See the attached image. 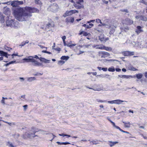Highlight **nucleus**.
<instances>
[{
    "label": "nucleus",
    "instance_id": "nucleus-1",
    "mask_svg": "<svg viewBox=\"0 0 147 147\" xmlns=\"http://www.w3.org/2000/svg\"><path fill=\"white\" fill-rule=\"evenodd\" d=\"M39 11L38 9L34 7H18L15 9L13 12L15 18L19 21L22 22L29 20L32 16L31 13Z\"/></svg>",
    "mask_w": 147,
    "mask_h": 147
},
{
    "label": "nucleus",
    "instance_id": "nucleus-2",
    "mask_svg": "<svg viewBox=\"0 0 147 147\" xmlns=\"http://www.w3.org/2000/svg\"><path fill=\"white\" fill-rule=\"evenodd\" d=\"M104 22L105 23L106 26L109 27L110 30L109 34H113L118 25V22L116 21L112 22L111 20L109 19H106L104 20Z\"/></svg>",
    "mask_w": 147,
    "mask_h": 147
},
{
    "label": "nucleus",
    "instance_id": "nucleus-3",
    "mask_svg": "<svg viewBox=\"0 0 147 147\" xmlns=\"http://www.w3.org/2000/svg\"><path fill=\"white\" fill-rule=\"evenodd\" d=\"M39 131L33 128H32L29 131V133L26 132L23 134V138L24 139H26L27 138H34L35 136H37L35 135V133L38 132Z\"/></svg>",
    "mask_w": 147,
    "mask_h": 147
},
{
    "label": "nucleus",
    "instance_id": "nucleus-4",
    "mask_svg": "<svg viewBox=\"0 0 147 147\" xmlns=\"http://www.w3.org/2000/svg\"><path fill=\"white\" fill-rule=\"evenodd\" d=\"M58 5L56 3H53L50 5L48 8L49 11H51L53 12H56L59 9Z\"/></svg>",
    "mask_w": 147,
    "mask_h": 147
},
{
    "label": "nucleus",
    "instance_id": "nucleus-5",
    "mask_svg": "<svg viewBox=\"0 0 147 147\" xmlns=\"http://www.w3.org/2000/svg\"><path fill=\"white\" fill-rule=\"evenodd\" d=\"M14 20H7L6 21V26L11 27L16 26V24H17L18 22H15Z\"/></svg>",
    "mask_w": 147,
    "mask_h": 147
},
{
    "label": "nucleus",
    "instance_id": "nucleus-6",
    "mask_svg": "<svg viewBox=\"0 0 147 147\" xmlns=\"http://www.w3.org/2000/svg\"><path fill=\"white\" fill-rule=\"evenodd\" d=\"M98 55L99 57L103 58L108 57L110 55L109 53L105 51H99L98 52Z\"/></svg>",
    "mask_w": 147,
    "mask_h": 147
},
{
    "label": "nucleus",
    "instance_id": "nucleus-7",
    "mask_svg": "<svg viewBox=\"0 0 147 147\" xmlns=\"http://www.w3.org/2000/svg\"><path fill=\"white\" fill-rule=\"evenodd\" d=\"M23 4V2L22 1L17 0L11 2V5L13 7H16L18 5H22Z\"/></svg>",
    "mask_w": 147,
    "mask_h": 147
},
{
    "label": "nucleus",
    "instance_id": "nucleus-8",
    "mask_svg": "<svg viewBox=\"0 0 147 147\" xmlns=\"http://www.w3.org/2000/svg\"><path fill=\"white\" fill-rule=\"evenodd\" d=\"M133 23V21L128 18H126L123 21V25H130Z\"/></svg>",
    "mask_w": 147,
    "mask_h": 147
},
{
    "label": "nucleus",
    "instance_id": "nucleus-9",
    "mask_svg": "<svg viewBox=\"0 0 147 147\" xmlns=\"http://www.w3.org/2000/svg\"><path fill=\"white\" fill-rule=\"evenodd\" d=\"M54 23L53 22H51L47 23L45 29L49 30L52 28L54 27Z\"/></svg>",
    "mask_w": 147,
    "mask_h": 147
},
{
    "label": "nucleus",
    "instance_id": "nucleus-10",
    "mask_svg": "<svg viewBox=\"0 0 147 147\" xmlns=\"http://www.w3.org/2000/svg\"><path fill=\"white\" fill-rule=\"evenodd\" d=\"M139 46L141 48L147 49V39H146L144 41L142 42Z\"/></svg>",
    "mask_w": 147,
    "mask_h": 147
},
{
    "label": "nucleus",
    "instance_id": "nucleus-11",
    "mask_svg": "<svg viewBox=\"0 0 147 147\" xmlns=\"http://www.w3.org/2000/svg\"><path fill=\"white\" fill-rule=\"evenodd\" d=\"M32 65L35 66H42V64L38 62L37 61L34 59V61L32 62Z\"/></svg>",
    "mask_w": 147,
    "mask_h": 147
},
{
    "label": "nucleus",
    "instance_id": "nucleus-12",
    "mask_svg": "<svg viewBox=\"0 0 147 147\" xmlns=\"http://www.w3.org/2000/svg\"><path fill=\"white\" fill-rule=\"evenodd\" d=\"M136 19H139L140 20H142L143 21H147V18L144 16L142 15H138L136 16Z\"/></svg>",
    "mask_w": 147,
    "mask_h": 147
},
{
    "label": "nucleus",
    "instance_id": "nucleus-13",
    "mask_svg": "<svg viewBox=\"0 0 147 147\" xmlns=\"http://www.w3.org/2000/svg\"><path fill=\"white\" fill-rule=\"evenodd\" d=\"M123 54L124 56H128L134 55V52L126 51L124 52Z\"/></svg>",
    "mask_w": 147,
    "mask_h": 147
},
{
    "label": "nucleus",
    "instance_id": "nucleus-14",
    "mask_svg": "<svg viewBox=\"0 0 147 147\" xmlns=\"http://www.w3.org/2000/svg\"><path fill=\"white\" fill-rule=\"evenodd\" d=\"M121 28L120 29L122 32H127L129 30V28L127 26H125V25Z\"/></svg>",
    "mask_w": 147,
    "mask_h": 147
},
{
    "label": "nucleus",
    "instance_id": "nucleus-15",
    "mask_svg": "<svg viewBox=\"0 0 147 147\" xmlns=\"http://www.w3.org/2000/svg\"><path fill=\"white\" fill-rule=\"evenodd\" d=\"M137 29L136 30V32L138 34L140 32H143V30L142 28V27L140 26H137Z\"/></svg>",
    "mask_w": 147,
    "mask_h": 147
},
{
    "label": "nucleus",
    "instance_id": "nucleus-16",
    "mask_svg": "<svg viewBox=\"0 0 147 147\" xmlns=\"http://www.w3.org/2000/svg\"><path fill=\"white\" fill-rule=\"evenodd\" d=\"M74 5L76 8L78 9H80L83 7L80 3H79L78 2H77L76 3H75Z\"/></svg>",
    "mask_w": 147,
    "mask_h": 147
},
{
    "label": "nucleus",
    "instance_id": "nucleus-17",
    "mask_svg": "<svg viewBox=\"0 0 147 147\" xmlns=\"http://www.w3.org/2000/svg\"><path fill=\"white\" fill-rule=\"evenodd\" d=\"M39 60L41 61L44 62L45 63H49L50 62V60L45 59V58L40 57L39 58Z\"/></svg>",
    "mask_w": 147,
    "mask_h": 147
},
{
    "label": "nucleus",
    "instance_id": "nucleus-18",
    "mask_svg": "<svg viewBox=\"0 0 147 147\" xmlns=\"http://www.w3.org/2000/svg\"><path fill=\"white\" fill-rule=\"evenodd\" d=\"M127 102V101L125 100H122L119 99L115 100V104L119 105L121 104V102Z\"/></svg>",
    "mask_w": 147,
    "mask_h": 147
},
{
    "label": "nucleus",
    "instance_id": "nucleus-19",
    "mask_svg": "<svg viewBox=\"0 0 147 147\" xmlns=\"http://www.w3.org/2000/svg\"><path fill=\"white\" fill-rule=\"evenodd\" d=\"M4 17L2 14L0 12V22L1 23H4Z\"/></svg>",
    "mask_w": 147,
    "mask_h": 147
},
{
    "label": "nucleus",
    "instance_id": "nucleus-20",
    "mask_svg": "<svg viewBox=\"0 0 147 147\" xmlns=\"http://www.w3.org/2000/svg\"><path fill=\"white\" fill-rule=\"evenodd\" d=\"M3 13L4 14L7 15H9L10 13V9L9 8H7L5 9Z\"/></svg>",
    "mask_w": 147,
    "mask_h": 147
},
{
    "label": "nucleus",
    "instance_id": "nucleus-21",
    "mask_svg": "<svg viewBox=\"0 0 147 147\" xmlns=\"http://www.w3.org/2000/svg\"><path fill=\"white\" fill-rule=\"evenodd\" d=\"M27 81L29 82H31L32 81H34L36 80L35 77H30L27 78Z\"/></svg>",
    "mask_w": 147,
    "mask_h": 147
},
{
    "label": "nucleus",
    "instance_id": "nucleus-22",
    "mask_svg": "<svg viewBox=\"0 0 147 147\" xmlns=\"http://www.w3.org/2000/svg\"><path fill=\"white\" fill-rule=\"evenodd\" d=\"M34 2L36 4L39 5L40 7L42 5V3L40 0H34Z\"/></svg>",
    "mask_w": 147,
    "mask_h": 147
},
{
    "label": "nucleus",
    "instance_id": "nucleus-23",
    "mask_svg": "<svg viewBox=\"0 0 147 147\" xmlns=\"http://www.w3.org/2000/svg\"><path fill=\"white\" fill-rule=\"evenodd\" d=\"M72 15L70 11H66L65 13L63 15V16L64 17H66L71 15Z\"/></svg>",
    "mask_w": 147,
    "mask_h": 147
},
{
    "label": "nucleus",
    "instance_id": "nucleus-24",
    "mask_svg": "<svg viewBox=\"0 0 147 147\" xmlns=\"http://www.w3.org/2000/svg\"><path fill=\"white\" fill-rule=\"evenodd\" d=\"M130 46H132L134 47H138L139 45L138 43H136L134 41L131 42H130Z\"/></svg>",
    "mask_w": 147,
    "mask_h": 147
},
{
    "label": "nucleus",
    "instance_id": "nucleus-25",
    "mask_svg": "<svg viewBox=\"0 0 147 147\" xmlns=\"http://www.w3.org/2000/svg\"><path fill=\"white\" fill-rule=\"evenodd\" d=\"M123 123L124 124V127L127 128H129L130 127L131 124L129 122H126L125 121H123Z\"/></svg>",
    "mask_w": 147,
    "mask_h": 147
},
{
    "label": "nucleus",
    "instance_id": "nucleus-26",
    "mask_svg": "<svg viewBox=\"0 0 147 147\" xmlns=\"http://www.w3.org/2000/svg\"><path fill=\"white\" fill-rule=\"evenodd\" d=\"M103 49L107 51H111L112 50V48L111 47H106L103 45Z\"/></svg>",
    "mask_w": 147,
    "mask_h": 147
},
{
    "label": "nucleus",
    "instance_id": "nucleus-27",
    "mask_svg": "<svg viewBox=\"0 0 147 147\" xmlns=\"http://www.w3.org/2000/svg\"><path fill=\"white\" fill-rule=\"evenodd\" d=\"M23 60H24L26 62H31L32 63V61H33L34 60V59L33 58H24L23 59Z\"/></svg>",
    "mask_w": 147,
    "mask_h": 147
},
{
    "label": "nucleus",
    "instance_id": "nucleus-28",
    "mask_svg": "<svg viewBox=\"0 0 147 147\" xmlns=\"http://www.w3.org/2000/svg\"><path fill=\"white\" fill-rule=\"evenodd\" d=\"M103 45H97L95 46H93V47L95 48L96 49H103Z\"/></svg>",
    "mask_w": 147,
    "mask_h": 147
},
{
    "label": "nucleus",
    "instance_id": "nucleus-29",
    "mask_svg": "<svg viewBox=\"0 0 147 147\" xmlns=\"http://www.w3.org/2000/svg\"><path fill=\"white\" fill-rule=\"evenodd\" d=\"M99 39L101 41H105L104 36L103 34H101L99 36Z\"/></svg>",
    "mask_w": 147,
    "mask_h": 147
},
{
    "label": "nucleus",
    "instance_id": "nucleus-30",
    "mask_svg": "<svg viewBox=\"0 0 147 147\" xmlns=\"http://www.w3.org/2000/svg\"><path fill=\"white\" fill-rule=\"evenodd\" d=\"M109 145L111 147H112L115 144H116L118 143V142L117 141L114 142L109 141Z\"/></svg>",
    "mask_w": 147,
    "mask_h": 147
},
{
    "label": "nucleus",
    "instance_id": "nucleus-31",
    "mask_svg": "<svg viewBox=\"0 0 147 147\" xmlns=\"http://www.w3.org/2000/svg\"><path fill=\"white\" fill-rule=\"evenodd\" d=\"M7 53L3 51H2L0 55L1 56H5V57L7 58L8 56H7Z\"/></svg>",
    "mask_w": 147,
    "mask_h": 147
},
{
    "label": "nucleus",
    "instance_id": "nucleus-32",
    "mask_svg": "<svg viewBox=\"0 0 147 147\" xmlns=\"http://www.w3.org/2000/svg\"><path fill=\"white\" fill-rule=\"evenodd\" d=\"M136 76H132L131 75H125L124 78L126 79H130V78H135Z\"/></svg>",
    "mask_w": 147,
    "mask_h": 147
},
{
    "label": "nucleus",
    "instance_id": "nucleus-33",
    "mask_svg": "<svg viewBox=\"0 0 147 147\" xmlns=\"http://www.w3.org/2000/svg\"><path fill=\"white\" fill-rule=\"evenodd\" d=\"M69 58V57L68 56H63L61 57V59L63 60H67Z\"/></svg>",
    "mask_w": 147,
    "mask_h": 147
},
{
    "label": "nucleus",
    "instance_id": "nucleus-34",
    "mask_svg": "<svg viewBox=\"0 0 147 147\" xmlns=\"http://www.w3.org/2000/svg\"><path fill=\"white\" fill-rule=\"evenodd\" d=\"M76 45V44H71V42H69L67 44L66 46L70 47L71 48V47L72 46H74Z\"/></svg>",
    "mask_w": 147,
    "mask_h": 147
},
{
    "label": "nucleus",
    "instance_id": "nucleus-35",
    "mask_svg": "<svg viewBox=\"0 0 147 147\" xmlns=\"http://www.w3.org/2000/svg\"><path fill=\"white\" fill-rule=\"evenodd\" d=\"M28 42H29V41H28V40H27L25 42H24V41L20 45V46H21V47L23 46H24L26 44V43L27 44Z\"/></svg>",
    "mask_w": 147,
    "mask_h": 147
},
{
    "label": "nucleus",
    "instance_id": "nucleus-36",
    "mask_svg": "<svg viewBox=\"0 0 147 147\" xmlns=\"http://www.w3.org/2000/svg\"><path fill=\"white\" fill-rule=\"evenodd\" d=\"M143 76V75L141 74H136V77L138 79H141Z\"/></svg>",
    "mask_w": 147,
    "mask_h": 147
},
{
    "label": "nucleus",
    "instance_id": "nucleus-37",
    "mask_svg": "<svg viewBox=\"0 0 147 147\" xmlns=\"http://www.w3.org/2000/svg\"><path fill=\"white\" fill-rule=\"evenodd\" d=\"M89 141H90V143H92L93 144H99L98 141V140L96 141H90V140H89Z\"/></svg>",
    "mask_w": 147,
    "mask_h": 147
},
{
    "label": "nucleus",
    "instance_id": "nucleus-38",
    "mask_svg": "<svg viewBox=\"0 0 147 147\" xmlns=\"http://www.w3.org/2000/svg\"><path fill=\"white\" fill-rule=\"evenodd\" d=\"M108 70L109 71L113 72L115 71V69L113 67L109 68Z\"/></svg>",
    "mask_w": 147,
    "mask_h": 147
},
{
    "label": "nucleus",
    "instance_id": "nucleus-39",
    "mask_svg": "<svg viewBox=\"0 0 147 147\" xmlns=\"http://www.w3.org/2000/svg\"><path fill=\"white\" fill-rule=\"evenodd\" d=\"M107 76H109V75H107V74H106V75H105L101 74V75H98L97 76H98L100 78H104L106 77Z\"/></svg>",
    "mask_w": 147,
    "mask_h": 147
},
{
    "label": "nucleus",
    "instance_id": "nucleus-40",
    "mask_svg": "<svg viewBox=\"0 0 147 147\" xmlns=\"http://www.w3.org/2000/svg\"><path fill=\"white\" fill-rule=\"evenodd\" d=\"M59 135L61 136H63V137L64 136H67V138L71 137V136L70 135L64 134H59Z\"/></svg>",
    "mask_w": 147,
    "mask_h": 147
},
{
    "label": "nucleus",
    "instance_id": "nucleus-41",
    "mask_svg": "<svg viewBox=\"0 0 147 147\" xmlns=\"http://www.w3.org/2000/svg\"><path fill=\"white\" fill-rule=\"evenodd\" d=\"M112 124L113 125V126L114 127H115V128H116V129H119H119H120V127H118V126H116L115 125V123L113 122V123H112Z\"/></svg>",
    "mask_w": 147,
    "mask_h": 147
},
{
    "label": "nucleus",
    "instance_id": "nucleus-42",
    "mask_svg": "<svg viewBox=\"0 0 147 147\" xmlns=\"http://www.w3.org/2000/svg\"><path fill=\"white\" fill-rule=\"evenodd\" d=\"M71 18L70 17H68L66 18L65 19V21L66 22L68 23L70 22V20L71 19Z\"/></svg>",
    "mask_w": 147,
    "mask_h": 147
},
{
    "label": "nucleus",
    "instance_id": "nucleus-43",
    "mask_svg": "<svg viewBox=\"0 0 147 147\" xmlns=\"http://www.w3.org/2000/svg\"><path fill=\"white\" fill-rule=\"evenodd\" d=\"M65 62L62 60L59 61L58 62V64L60 65H62Z\"/></svg>",
    "mask_w": 147,
    "mask_h": 147
},
{
    "label": "nucleus",
    "instance_id": "nucleus-44",
    "mask_svg": "<svg viewBox=\"0 0 147 147\" xmlns=\"http://www.w3.org/2000/svg\"><path fill=\"white\" fill-rule=\"evenodd\" d=\"M3 122L4 123L8 124L10 126L11 125V124H12L13 125H15V123H11L5 121H3Z\"/></svg>",
    "mask_w": 147,
    "mask_h": 147
},
{
    "label": "nucleus",
    "instance_id": "nucleus-45",
    "mask_svg": "<svg viewBox=\"0 0 147 147\" xmlns=\"http://www.w3.org/2000/svg\"><path fill=\"white\" fill-rule=\"evenodd\" d=\"M71 11L72 14L74 13H76L78 12V11L76 10H71Z\"/></svg>",
    "mask_w": 147,
    "mask_h": 147
},
{
    "label": "nucleus",
    "instance_id": "nucleus-46",
    "mask_svg": "<svg viewBox=\"0 0 147 147\" xmlns=\"http://www.w3.org/2000/svg\"><path fill=\"white\" fill-rule=\"evenodd\" d=\"M5 49L8 51H10L12 49L11 48H9L7 46H5L4 47Z\"/></svg>",
    "mask_w": 147,
    "mask_h": 147
},
{
    "label": "nucleus",
    "instance_id": "nucleus-47",
    "mask_svg": "<svg viewBox=\"0 0 147 147\" xmlns=\"http://www.w3.org/2000/svg\"><path fill=\"white\" fill-rule=\"evenodd\" d=\"M120 11H121L125 12L126 13H128L129 11L127 9H121Z\"/></svg>",
    "mask_w": 147,
    "mask_h": 147
},
{
    "label": "nucleus",
    "instance_id": "nucleus-48",
    "mask_svg": "<svg viewBox=\"0 0 147 147\" xmlns=\"http://www.w3.org/2000/svg\"><path fill=\"white\" fill-rule=\"evenodd\" d=\"M96 22L97 23H100V24H102L101 20L99 19H96Z\"/></svg>",
    "mask_w": 147,
    "mask_h": 147
},
{
    "label": "nucleus",
    "instance_id": "nucleus-49",
    "mask_svg": "<svg viewBox=\"0 0 147 147\" xmlns=\"http://www.w3.org/2000/svg\"><path fill=\"white\" fill-rule=\"evenodd\" d=\"M8 144L9 145L10 147H14V146L12 144V143L10 142H8Z\"/></svg>",
    "mask_w": 147,
    "mask_h": 147
},
{
    "label": "nucleus",
    "instance_id": "nucleus-50",
    "mask_svg": "<svg viewBox=\"0 0 147 147\" xmlns=\"http://www.w3.org/2000/svg\"><path fill=\"white\" fill-rule=\"evenodd\" d=\"M108 102L110 104H115V100L111 101H108Z\"/></svg>",
    "mask_w": 147,
    "mask_h": 147
},
{
    "label": "nucleus",
    "instance_id": "nucleus-51",
    "mask_svg": "<svg viewBox=\"0 0 147 147\" xmlns=\"http://www.w3.org/2000/svg\"><path fill=\"white\" fill-rule=\"evenodd\" d=\"M119 130L120 131H121L122 132H123V133H127V134H129V133L127 131H123V130L122 129L120 128L119 129Z\"/></svg>",
    "mask_w": 147,
    "mask_h": 147
},
{
    "label": "nucleus",
    "instance_id": "nucleus-52",
    "mask_svg": "<svg viewBox=\"0 0 147 147\" xmlns=\"http://www.w3.org/2000/svg\"><path fill=\"white\" fill-rule=\"evenodd\" d=\"M98 102H106L107 101L106 100H100L98 99L96 100Z\"/></svg>",
    "mask_w": 147,
    "mask_h": 147
},
{
    "label": "nucleus",
    "instance_id": "nucleus-53",
    "mask_svg": "<svg viewBox=\"0 0 147 147\" xmlns=\"http://www.w3.org/2000/svg\"><path fill=\"white\" fill-rule=\"evenodd\" d=\"M5 98L3 97H2V99L1 100V102L2 103H3V105L5 104V101H4Z\"/></svg>",
    "mask_w": 147,
    "mask_h": 147
},
{
    "label": "nucleus",
    "instance_id": "nucleus-54",
    "mask_svg": "<svg viewBox=\"0 0 147 147\" xmlns=\"http://www.w3.org/2000/svg\"><path fill=\"white\" fill-rule=\"evenodd\" d=\"M83 26L86 28H89V27L88 26V25L86 24H84L83 25Z\"/></svg>",
    "mask_w": 147,
    "mask_h": 147
},
{
    "label": "nucleus",
    "instance_id": "nucleus-55",
    "mask_svg": "<svg viewBox=\"0 0 147 147\" xmlns=\"http://www.w3.org/2000/svg\"><path fill=\"white\" fill-rule=\"evenodd\" d=\"M141 3H143L145 5H147V2H145L144 0H142L141 1Z\"/></svg>",
    "mask_w": 147,
    "mask_h": 147
},
{
    "label": "nucleus",
    "instance_id": "nucleus-56",
    "mask_svg": "<svg viewBox=\"0 0 147 147\" xmlns=\"http://www.w3.org/2000/svg\"><path fill=\"white\" fill-rule=\"evenodd\" d=\"M74 21V19L73 17H71L70 22L71 23H73Z\"/></svg>",
    "mask_w": 147,
    "mask_h": 147
},
{
    "label": "nucleus",
    "instance_id": "nucleus-57",
    "mask_svg": "<svg viewBox=\"0 0 147 147\" xmlns=\"http://www.w3.org/2000/svg\"><path fill=\"white\" fill-rule=\"evenodd\" d=\"M102 70H103V71H107V68L103 67L102 68Z\"/></svg>",
    "mask_w": 147,
    "mask_h": 147
},
{
    "label": "nucleus",
    "instance_id": "nucleus-58",
    "mask_svg": "<svg viewBox=\"0 0 147 147\" xmlns=\"http://www.w3.org/2000/svg\"><path fill=\"white\" fill-rule=\"evenodd\" d=\"M16 62V61H11L10 62H9V64H13V63H15Z\"/></svg>",
    "mask_w": 147,
    "mask_h": 147
},
{
    "label": "nucleus",
    "instance_id": "nucleus-59",
    "mask_svg": "<svg viewBox=\"0 0 147 147\" xmlns=\"http://www.w3.org/2000/svg\"><path fill=\"white\" fill-rule=\"evenodd\" d=\"M125 75H118L119 77L120 78H124L125 77Z\"/></svg>",
    "mask_w": 147,
    "mask_h": 147
},
{
    "label": "nucleus",
    "instance_id": "nucleus-60",
    "mask_svg": "<svg viewBox=\"0 0 147 147\" xmlns=\"http://www.w3.org/2000/svg\"><path fill=\"white\" fill-rule=\"evenodd\" d=\"M28 105H25L23 106V107L24 108V110H25L27 108Z\"/></svg>",
    "mask_w": 147,
    "mask_h": 147
},
{
    "label": "nucleus",
    "instance_id": "nucleus-61",
    "mask_svg": "<svg viewBox=\"0 0 147 147\" xmlns=\"http://www.w3.org/2000/svg\"><path fill=\"white\" fill-rule=\"evenodd\" d=\"M93 26V24H89L88 25V26L89 27V28L92 27Z\"/></svg>",
    "mask_w": 147,
    "mask_h": 147
},
{
    "label": "nucleus",
    "instance_id": "nucleus-62",
    "mask_svg": "<svg viewBox=\"0 0 147 147\" xmlns=\"http://www.w3.org/2000/svg\"><path fill=\"white\" fill-rule=\"evenodd\" d=\"M131 70L132 71H135L137 70V69L134 67H132L131 68Z\"/></svg>",
    "mask_w": 147,
    "mask_h": 147
},
{
    "label": "nucleus",
    "instance_id": "nucleus-63",
    "mask_svg": "<svg viewBox=\"0 0 147 147\" xmlns=\"http://www.w3.org/2000/svg\"><path fill=\"white\" fill-rule=\"evenodd\" d=\"M66 36H63L62 37V39L63 40V41H64L65 40V39H66Z\"/></svg>",
    "mask_w": 147,
    "mask_h": 147
},
{
    "label": "nucleus",
    "instance_id": "nucleus-64",
    "mask_svg": "<svg viewBox=\"0 0 147 147\" xmlns=\"http://www.w3.org/2000/svg\"><path fill=\"white\" fill-rule=\"evenodd\" d=\"M141 136L143 137L144 139L147 140V136H144L143 134H142Z\"/></svg>",
    "mask_w": 147,
    "mask_h": 147
}]
</instances>
